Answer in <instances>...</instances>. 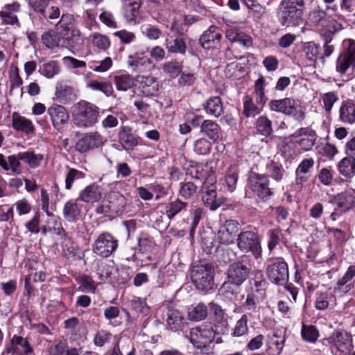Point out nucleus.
<instances>
[{
    "label": "nucleus",
    "mask_w": 355,
    "mask_h": 355,
    "mask_svg": "<svg viewBox=\"0 0 355 355\" xmlns=\"http://www.w3.org/2000/svg\"><path fill=\"white\" fill-rule=\"evenodd\" d=\"M105 139L98 132L86 133L76 142L75 148L81 153L101 146Z\"/></svg>",
    "instance_id": "obj_15"
},
{
    "label": "nucleus",
    "mask_w": 355,
    "mask_h": 355,
    "mask_svg": "<svg viewBox=\"0 0 355 355\" xmlns=\"http://www.w3.org/2000/svg\"><path fill=\"white\" fill-rule=\"evenodd\" d=\"M222 35L216 26H211L200 37V43L203 49L216 48L220 42Z\"/></svg>",
    "instance_id": "obj_20"
},
{
    "label": "nucleus",
    "mask_w": 355,
    "mask_h": 355,
    "mask_svg": "<svg viewBox=\"0 0 355 355\" xmlns=\"http://www.w3.org/2000/svg\"><path fill=\"white\" fill-rule=\"evenodd\" d=\"M119 141L125 150L132 149L138 144L137 137L125 128L119 133Z\"/></svg>",
    "instance_id": "obj_37"
},
{
    "label": "nucleus",
    "mask_w": 355,
    "mask_h": 355,
    "mask_svg": "<svg viewBox=\"0 0 355 355\" xmlns=\"http://www.w3.org/2000/svg\"><path fill=\"white\" fill-rule=\"evenodd\" d=\"M339 119L345 123H355V103L349 101L343 102L339 110Z\"/></svg>",
    "instance_id": "obj_31"
},
{
    "label": "nucleus",
    "mask_w": 355,
    "mask_h": 355,
    "mask_svg": "<svg viewBox=\"0 0 355 355\" xmlns=\"http://www.w3.org/2000/svg\"><path fill=\"white\" fill-rule=\"evenodd\" d=\"M220 333L213 328L210 324H202L200 326L193 327L190 329L189 336H186L193 345L198 349L207 347L210 343L215 342L221 343L223 340L220 337H216Z\"/></svg>",
    "instance_id": "obj_4"
},
{
    "label": "nucleus",
    "mask_w": 355,
    "mask_h": 355,
    "mask_svg": "<svg viewBox=\"0 0 355 355\" xmlns=\"http://www.w3.org/2000/svg\"><path fill=\"white\" fill-rule=\"evenodd\" d=\"M207 316V308L202 303H199L188 313L189 319L193 321H200Z\"/></svg>",
    "instance_id": "obj_46"
},
{
    "label": "nucleus",
    "mask_w": 355,
    "mask_h": 355,
    "mask_svg": "<svg viewBox=\"0 0 355 355\" xmlns=\"http://www.w3.org/2000/svg\"><path fill=\"white\" fill-rule=\"evenodd\" d=\"M263 107L257 103L254 104L250 96L243 98V114L246 117L255 116L261 111Z\"/></svg>",
    "instance_id": "obj_39"
},
{
    "label": "nucleus",
    "mask_w": 355,
    "mask_h": 355,
    "mask_svg": "<svg viewBox=\"0 0 355 355\" xmlns=\"http://www.w3.org/2000/svg\"><path fill=\"white\" fill-rule=\"evenodd\" d=\"M118 247V240L110 233L101 234L93 244V252L98 256L107 258L112 254Z\"/></svg>",
    "instance_id": "obj_12"
},
{
    "label": "nucleus",
    "mask_w": 355,
    "mask_h": 355,
    "mask_svg": "<svg viewBox=\"0 0 355 355\" xmlns=\"http://www.w3.org/2000/svg\"><path fill=\"white\" fill-rule=\"evenodd\" d=\"M141 4V0H122L123 15L128 23L136 22Z\"/></svg>",
    "instance_id": "obj_22"
},
{
    "label": "nucleus",
    "mask_w": 355,
    "mask_h": 355,
    "mask_svg": "<svg viewBox=\"0 0 355 355\" xmlns=\"http://www.w3.org/2000/svg\"><path fill=\"white\" fill-rule=\"evenodd\" d=\"M112 334L105 330L98 331L94 338V343L98 347H103L112 338Z\"/></svg>",
    "instance_id": "obj_64"
},
{
    "label": "nucleus",
    "mask_w": 355,
    "mask_h": 355,
    "mask_svg": "<svg viewBox=\"0 0 355 355\" xmlns=\"http://www.w3.org/2000/svg\"><path fill=\"white\" fill-rule=\"evenodd\" d=\"M136 80L141 92L146 96H154L159 90V83L152 76H137Z\"/></svg>",
    "instance_id": "obj_21"
},
{
    "label": "nucleus",
    "mask_w": 355,
    "mask_h": 355,
    "mask_svg": "<svg viewBox=\"0 0 355 355\" xmlns=\"http://www.w3.org/2000/svg\"><path fill=\"white\" fill-rule=\"evenodd\" d=\"M354 61L355 40L346 39L342 43V49L336 60V71L343 77Z\"/></svg>",
    "instance_id": "obj_9"
},
{
    "label": "nucleus",
    "mask_w": 355,
    "mask_h": 355,
    "mask_svg": "<svg viewBox=\"0 0 355 355\" xmlns=\"http://www.w3.org/2000/svg\"><path fill=\"white\" fill-rule=\"evenodd\" d=\"M60 71L58 64L56 61H50L43 64L42 74L48 78H51Z\"/></svg>",
    "instance_id": "obj_61"
},
{
    "label": "nucleus",
    "mask_w": 355,
    "mask_h": 355,
    "mask_svg": "<svg viewBox=\"0 0 355 355\" xmlns=\"http://www.w3.org/2000/svg\"><path fill=\"white\" fill-rule=\"evenodd\" d=\"M214 268L209 263L193 266L191 270V282L200 291H209L214 284Z\"/></svg>",
    "instance_id": "obj_5"
},
{
    "label": "nucleus",
    "mask_w": 355,
    "mask_h": 355,
    "mask_svg": "<svg viewBox=\"0 0 355 355\" xmlns=\"http://www.w3.org/2000/svg\"><path fill=\"white\" fill-rule=\"evenodd\" d=\"M323 44V56L329 57L334 51L335 46L331 44L333 40L334 33L331 31H326L321 34Z\"/></svg>",
    "instance_id": "obj_50"
},
{
    "label": "nucleus",
    "mask_w": 355,
    "mask_h": 355,
    "mask_svg": "<svg viewBox=\"0 0 355 355\" xmlns=\"http://www.w3.org/2000/svg\"><path fill=\"white\" fill-rule=\"evenodd\" d=\"M78 200L67 201L63 208V216L68 222H76L80 217L82 206L78 203Z\"/></svg>",
    "instance_id": "obj_27"
},
{
    "label": "nucleus",
    "mask_w": 355,
    "mask_h": 355,
    "mask_svg": "<svg viewBox=\"0 0 355 355\" xmlns=\"http://www.w3.org/2000/svg\"><path fill=\"white\" fill-rule=\"evenodd\" d=\"M188 203L180 200L179 198L170 202L165 207V212L169 220L173 219L178 214L185 211L187 208Z\"/></svg>",
    "instance_id": "obj_34"
},
{
    "label": "nucleus",
    "mask_w": 355,
    "mask_h": 355,
    "mask_svg": "<svg viewBox=\"0 0 355 355\" xmlns=\"http://www.w3.org/2000/svg\"><path fill=\"white\" fill-rule=\"evenodd\" d=\"M60 36L53 31H48L42 35L43 44L49 49H53L59 46Z\"/></svg>",
    "instance_id": "obj_51"
},
{
    "label": "nucleus",
    "mask_w": 355,
    "mask_h": 355,
    "mask_svg": "<svg viewBox=\"0 0 355 355\" xmlns=\"http://www.w3.org/2000/svg\"><path fill=\"white\" fill-rule=\"evenodd\" d=\"M240 286L231 283L225 282L220 288V293L225 300L236 302L239 300Z\"/></svg>",
    "instance_id": "obj_30"
},
{
    "label": "nucleus",
    "mask_w": 355,
    "mask_h": 355,
    "mask_svg": "<svg viewBox=\"0 0 355 355\" xmlns=\"http://www.w3.org/2000/svg\"><path fill=\"white\" fill-rule=\"evenodd\" d=\"M74 107L73 122L76 126L89 128L98 122L101 110L95 104L81 100L75 104Z\"/></svg>",
    "instance_id": "obj_2"
},
{
    "label": "nucleus",
    "mask_w": 355,
    "mask_h": 355,
    "mask_svg": "<svg viewBox=\"0 0 355 355\" xmlns=\"http://www.w3.org/2000/svg\"><path fill=\"white\" fill-rule=\"evenodd\" d=\"M250 271V268L242 261H235L229 266L227 270V282L240 286L248 279Z\"/></svg>",
    "instance_id": "obj_17"
},
{
    "label": "nucleus",
    "mask_w": 355,
    "mask_h": 355,
    "mask_svg": "<svg viewBox=\"0 0 355 355\" xmlns=\"http://www.w3.org/2000/svg\"><path fill=\"white\" fill-rule=\"evenodd\" d=\"M19 158L24 163L28 164L31 168H36L43 159V156L40 154H35L31 151L19 153Z\"/></svg>",
    "instance_id": "obj_42"
},
{
    "label": "nucleus",
    "mask_w": 355,
    "mask_h": 355,
    "mask_svg": "<svg viewBox=\"0 0 355 355\" xmlns=\"http://www.w3.org/2000/svg\"><path fill=\"white\" fill-rule=\"evenodd\" d=\"M265 78L260 76L255 82L254 93L256 94V101L259 105L263 106L266 101V96L265 94Z\"/></svg>",
    "instance_id": "obj_41"
},
{
    "label": "nucleus",
    "mask_w": 355,
    "mask_h": 355,
    "mask_svg": "<svg viewBox=\"0 0 355 355\" xmlns=\"http://www.w3.org/2000/svg\"><path fill=\"white\" fill-rule=\"evenodd\" d=\"M285 338L276 333L269 334L266 340V351L268 355H280L284 346Z\"/></svg>",
    "instance_id": "obj_26"
},
{
    "label": "nucleus",
    "mask_w": 355,
    "mask_h": 355,
    "mask_svg": "<svg viewBox=\"0 0 355 355\" xmlns=\"http://www.w3.org/2000/svg\"><path fill=\"white\" fill-rule=\"evenodd\" d=\"M324 341L333 355H347L354 347L352 336L345 331H334Z\"/></svg>",
    "instance_id": "obj_8"
},
{
    "label": "nucleus",
    "mask_w": 355,
    "mask_h": 355,
    "mask_svg": "<svg viewBox=\"0 0 355 355\" xmlns=\"http://www.w3.org/2000/svg\"><path fill=\"white\" fill-rule=\"evenodd\" d=\"M302 336L307 342L315 343L319 336V332L315 327L313 325H303Z\"/></svg>",
    "instance_id": "obj_53"
},
{
    "label": "nucleus",
    "mask_w": 355,
    "mask_h": 355,
    "mask_svg": "<svg viewBox=\"0 0 355 355\" xmlns=\"http://www.w3.org/2000/svg\"><path fill=\"white\" fill-rule=\"evenodd\" d=\"M257 131L264 136H270L272 132V123L265 116H259L256 123Z\"/></svg>",
    "instance_id": "obj_49"
},
{
    "label": "nucleus",
    "mask_w": 355,
    "mask_h": 355,
    "mask_svg": "<svg viewBox=\"0 0 355 355\" xmlns=\"http://www.w3.org/2000/svg\"><path fill=\"white\" fill-rule=\"evenodd\" d=\"M184 318L179 311L173 309L168 310L166 322L171 331L181 330L184 327Z\"/></svg>",
    "instance_id": "obj_29"
},
{
    "label": "nucleus",
    "mask_w": 355,
    "mask_h": 355,
    "mask_svg": "<svg viewBox=\"0 0 355 355\" xmlns=\"http://www.w3.org/2000/svg\"><path fill=\"white\" fill-rule=\"evenodd\" d=\"M6 352L10 355H31L33 348L28 338L15 335L6 348Z\"/></svg>",
    "instance_id": "obj_16"
},
{
    "label": "nucleus",
    "mask_w": 355,
    "mask_h": 355,
    "mask_svg": "<svg viewBox=\"0 0 355 355\" xmlns=\"http://www.w3.org/2000/svg\"><path fill=\"white\" fill-rule=\"evenodd\" d=\"M268 279L277 285H285L288 281V266L282 258H277L266 268Z\"/></svg>",
    "instance_id": "obj_11"
},
{
    "label": "nucleus",
    "mask_w": 355,
    "mask_h": 355,
    "mask_svg": "<svg viewBox=\"0 0 355 355\" xmlns=\"http://www.w3.org/2000/svg\"><path fill=\"white\" fill-rule=\"evenodd\" d=\"M215 179L210 178L203 184L204 193L202 196V202L205 205L211 210H216L224 202L223 198H217L216 186L214 184Z\"/></svg>",
    "instance_id": "obj_13"
},
{
    "label": "nucleus",
    "mask_w": 355,
    "mask_h": 355,
    "mask_svg": "<svg viewBox=\"0 0 355 355\" xmlns=\"http://www.w3.org/2000/svg\"><path fill=\"white\" fill-rule=\"evenodd\" d=\"M155 247V243L151 239L141 238L139 239L138 254H146L151 252Z\"/></svg>",
    "instance_id": "obj_63"
},
{
    "label": "nucleus",
    "mask_w": 355,
    "mask_h": 355,
    "mask_svg": "<svg viewBox=\"0 0 355 355\" xmlns=\"http://www.w3.org/2000/svg\"><path fill=\"white\" fill-rule=\"evenodd\" d=\"M304 0H282L277 8V16L282 26L296 27L302 21Z\"/></svg>",
    "instance_id": "obj_1"
},
{
    "label": "nucleus",
    "mask_w": 355,
    "mask_h": 355,
    "mask_svg": "<svg viewBox=\"0 0 355 355\" xmlns=\"http://www.w3.org/2000/svg\"><path fill=\"white\" fill-rule=\"evenodd\" d=\"M141 28L142 33L149 40H156L162 35V31L156 26L144 24Z\"/></svg>",
    "instance_id": "obj_55"
},
{
    "label": "nucleus",
    "mask_w": 355,
    "mask_h": 355,
    "mask_svg": "<svg viewBox=\"0 0 355 355\" xmlns=\"http://www.w3.org/2000/svg\"><path fill=\"white\" fill-rule=\"evenodd\" d=\"M114 268L110 265L105 263H101L98 266L97 275L99 280L105 282L108 280L113 271Z\"/></svg>",
    "instance_id": "obj_62"
},
{
    "label": "nucleus",
    "mask_w": 355,
    "mask_h": 355,
    "mask_svg": "<svg viewBox=\"0 0 355 355\" xmlns=\"http://www.w3.org/2000/svg\"><path fill=\"white\" fill-rule=\"evenodd\" d=\"M87 86L92 90L100 91L103 92L107 96H110L113 94L112 85L108 82L90 80L87 83Z\"/></svg>",
    "instance_id": "obj_43"
},
{
    "label": "nucleus",
    "mask_w": 355,
    "mask_h": 355,
    "mask_svg": "<svg viewBox=\"0 0 355 355\" xmlns=\"http://www.w3.org/2000/svg\"><path fill=\"white\" fill-rule=\"evenodd\" d=\"M102 196L101 187L96 184H91L80 192L78 200L87 203H94L99 201Z\"/></svg>",
    "instance_id": "obj_24"
},
{
    "label": "nucleus",
    "mask_w": 355,
    "mask_h": 355,
    "mask_svg": "<svg viewBox=\"0 0 355 355\" xmlns=\"http://www.w3.org/2000/svg\"><path fill=\"white\" fill-rule=\"evenodd\" d=\"M248 316L244 314L236 322L233 331L234 336L239 337L247 334L248 331Z\"/></svg>",
    "instance_id": "obj_56"
},
{
    "label": "nucleus",
    "mask_w": 355,
    "mask_h": 355,
    "mask_svg": "<svg viewBox=\"0 0 355 355\" xmlns=\"http://www.w3.org/2000/svg\"><path fill=\"white\" fill-rule=\"evenodd\" d=\"M162 69L171 78H175L181 73L182 66L176 61H170L163 64Z\"/></svg>",
    "instance_id": "obj_52"
},
{
    "label": "nucleus",
    "mask_w": 355,
    "mask_h": 355,
    "mask_svg": "<svg viewBox=\"0 0 355 355\" xmlns=\"http://www.w3.org/2000/svg\"><path fill=\"white\" fill-rule=\"evenodd\" d=\"M166 48L168 53H179L181 55H184L187 49L184 40L180 36L171 41L166 40Z\"/></svg>",
    "instance_id": "obj_38"
},
{
    "label": "nucleus",
    "mask_w": 355,
    "mask_h": 355,
    "mask_svg": "<svg viewBox=\"0 0 355 355\" xmlns=\"http://www.w3.org/2000/svg\"><path fill=\"white\" fill-rule=\"evenodd\" d=\"M338 172L345 178L355 175V157L348 155L343 158L337 165Z\"/></svg>",
    "instance_id": "obj_32"
},
{
    "label": "nucleus",
    "mask_w": 355,
    "mask_h": 355,
    "mask_svg": "<svg viewBox=\"0 0 355 355\" xmlns=\"http://www.w3.org/2000/svg\"><path fill=\"white\" fill-rule=\"evenodd\" d=\"M210 312L214 315V326L220 333H225L228 327L227 319L224 310L217 304H209Z\"/></svg>",
    "instance_id": "obj_25"
},
{
    "label": "nucleus",
    "mask_w": 355,
    "mask_h": 355,
    "mask_svg": "<svg viewBox=\"0 0 355 355\" xmlns=\"http://www.w3.org/2000/svg\"><path fill=\"white\" fill-rule=\"evenodd\" d=\"M47 112L53 127L57 130L62 129L69 120V113L61 105L53 104L48 108Z\"/></svg>",
    "instance_id": "obj_18"
},
{
    "label": "nucleus",
    "mask_w": 355,
    "mask_h": 355,
    "mask_svg": "<svg viewBox=\"0 0 355 355\" xmlns=\"http://www.w3.org/2000/svg\"><path fill=\"white\" fill-rule=\"evenodd\" d=\"M219 130L218 124L211 120H205L200 125V131L214 141L219 138Z\"/></svg>",
    "instance_id": "obj_35"
},
{
    "label": "nucleus",
    "mask_w": 355,
    "mask_h": 355,
    "mask_svg": "<svg viewBox=\"0 0 355 355\" xmlns=\"http://www.w3.org/2000/svg\"><path fill=\"white\" fill-rule=\"evenodd\" d=\"M150 64L149 60L143 57L130 55L128 58L127 64L135 71H141L143 67Z\"/></svg>",
    "instance_id": "obj_44"
},
{
    "label": "nucleus",
    "mask_w": 355,
    "mask_h": 355,
    "mask_svg": "<svg viewBox=\"0 0 355 355\" xmlns=\"http://www.w3.org/2000/svg\"><path fill=\"white\" fill-rule=\"evenodd\" d=\"M266 170L268 175L277 182H280L285 173L282 165L274 162H271L266 165Z\"/></svg>",
    "instance_id": "obj_45"
},
{
    "label": "nucleus",
    "mask_w": 355,
    "mask_h": 355,
    "mask_svg": "<svg viewBox=\"0 0 355 355\" xmlns=\"http://www.w3.org/2000/svg\"><path fill=\"white\" fill-rule=\"evenodd\" d=\"M54 99L62 104H69L77 99L73 88L65 82L58 83Z\"/></svg>",
    "instance_id": "obj_19"
},
{
    "label": "nucleus",
    "mask_w": 355,
    "mask_h": 355,
    "mask_svg": "<svg viewBox=\"0 0 355 355\" xmlns=\"http://www.w3.org/2000/svg\"><path fill=\"white\" fill-rule=\"evenodd\" d=\"M92 43L101 50H106L110 46L109 37L99 33H94L90 35Z\"/></svg>",
    "instance_id": "obj_47"
},
{
    "label": "nucleus",
    "mask_w": 355,
    "mask_h": 355,
    "mask_svg": "<svg viewBox=\"0 0 355 355\" xmlns=\"http://www.w3.org/2000/svg\"><path fill=\"white\" fill-rule=\"evenodd\" d=\"M106 202L113 213H117L121 211L125 204L124 196L116 191L110 192L108 194Z\"/></svg>",
    "instance_id": "obj_36"
},
{
    "label": "nucleus",
    "mask_w": 355,
    "mask_h": 355,
    "mask_svg": "<svg viewBox=\"0 0 355 355\" xmlns=\"http://www.w3.org/2000/svg\"><path fill=\"white\" fill-rule=\"evenodd\" d=\"M197 186L191 182L180 183L179 195L185 199L191 198L197 192Z\"/></svg>",
    "instance_id": "obj_54"
},
{
    "label": "nucleus",
    "mask_w": 355,
    "mask_h": 355,
    "mask_svg": "<svg viewBox=\"0 0 355 355\" xmlns=\"http://www.w3.org/2000/svg\"><path fill=\"white\" fill-rule=\"evenodd\" d=\"M12 128L18 131L24 132L27 134L32 132L34 126L32 121L17 112H14L12 115Z\"/></svg>",
    "instance_id": "obj_33"
},
{
    "label": "nucleus",
    "mask_w": 355,
    "mask_h": 355,
    "mask_svg": "<svg viewBox=\"0 0 355 355\" xmlns=\"http://www.w3.org/2000/svg\"><path fill=\"white\" fill-rule=\"evenodd\" d=\"M92 64L91 68L94 71L103 73L111 68L112 60L110 57H107L101 61H94Z\"/></svg>",
    "instance_id": "obj_59"
},
{
    "label": "nucleus",
    "mask_w": 355,
    "mask_h": 355,
    "mask_svg": "<svg viewBox=\"0 0 355 355\" xmlns=\"http://www.w3.org/2000/svg\"><path fill=\"white\" fill-rule=\"evenodd\" d=\"M114 82L116 89L120 91H127L133 85V78L128 73L116 76L114 77Z\"/></svg>",
    "instance_id": "obj_48"
},
{
    "label": "nucleus",
    "mask_w": 355,
    "mask_h": 355,
    "mask_svg": "<svg viewBox=\"0 0 355 355\" xmlns=\"http://www.w3.org/2000/svg\"><path fill=\"white\" fill-rule=\"evenodd\" d=\"M203 108L209 115L219 117L223 113V103L219 96H212L203 104Z\"/></svg>",
    "instance_id": "obj_28"
},
{
    "label": "nucleus",
    "mask_w": 355,
    "mask_h": 355,
    "mask_svg": "<svg viewBox=\"0 0 355 355\" xmlns=\"http://www.w3.org/2000/svg\"><path fill=\"white\" fill-rule=\"evenodd\" d=\"M193 150L198 155H207L211 150V143L204 138L199 139L194 143Z\"/></svg>",
    "instance_id": "obj_60"
},
{
    "label": "nucleus",
    "mask_w": 355,
    "mask_h": 355,
    "mask_svg": "<svg viewBox=\"0 0 355 355\" xmlns=\"http://www.w3.org/2000/svg\"><path fill=\"white\" fill-rule=\"evenodd\" d=\"M248 187L254 195L262 200H266L273 194L269 188L268 177L264 174L251 172L248 180Z\"/></svg>",
    "instance_id": "obj_10"
},
{
    "label": "nucleus",
    "mask_w": 355,
    "mask_h": 355,
    "mask_svg": "<svg viewBox=\"0 0 355 355\" xmlns=\"http://www.w3.org/2000/svg\"><path fill=\"white\" fill-rule=\"evenodd\" d=\"M236 245L241 252H250L255 259L262 257V248L259 234L254 231L241 232L236 239Z\"/></svg>",
    "instance_id": "obj_6"
},
{
    "label": "nucleus",
    "mask_w": 355,
    "mask_h": 355,
    "mask_svg": "<svg viewBox=\"0 0 355 355\" xmlns=\"http://www.w3.org/2000/svg\"><path fill=\"white\" fill-rule=\"evenodd\" d=\"M57 28L61 39L69 46L75 48L83 44L81 33L73 15L63 14L57 24Z\"/></svg>",
    "instance_id": "obj_3"
},
{
    "label": "nucleus",
    "mask_w": 355,
    "mask_h": 355,
    "mask_svg": "<svg viewBox=\"0 0 355 355\" xmlns=\"http://www.w3.org/2000/svg\"><path fill=\"white\" fill-rule=\"evenodd\" d=\"M329 202L338 207L341 212H346L354 207L355 196L352 192H341L333 197Z\"/></svg>",
    "instance_id": "obj_23"
},
{
    "label": "nucleus",
    "mask_w": 355,
    "mask_h": 355,
    "mask_svg": "<svg viewBox=\"0 0 355 355\" xmlns=\"http://www.w3.org/2000/svg\"><path fill=\"white\" fill-rule=\"evenodd\" d=\"M240 224L235 220H226L218 231L217 239L220 243L229 245L233 243L239 234Z\"/></svg>",
    "instance_id": "obj_14"
},
{
    "label": "nucleus",
    "mask_w": 355,
    "mask_h": 355,
    "mask_svg": "<svg viewBox=\"0 0 355 355\" xmlns=\"http://www.w3.org/2000/svg\"><path fill=\"white\" fill-rule=\"evenodd\" d=\"M303 51L309 60L314 61L319 54V46L315 43L309 42L304 44Z\"/></svg>",
    "instance_id": "obj_57"
},
{
    "label": "nucleus",
    "mask_w": 355,
    "mask_h": 355,
    "mask_svg": "<svg viewBox=\"0 0 355 355\" xmlns=\"http://www.w3.org/2000/svg\"><path fill=\"white\" fill-rule=\"evenodd\" d=\"M321 100L325 112L330 113L334 104L338 100V98L334 92H330L322 94Z\"/></svg>",
    "instance_id": "obj_58"
},
{
    "label": "nucleus",
    "mask_w": 355,
    "mask_h": 355,
    "mask_svg": "<svg viewBox=\"0 0 355 355\" xmlns=\"http://www.w3.org/2000/svg\"><path fill=\"white\" fill-rule=\"evenodd\" d=\"M239 169L237 164H233L228 168L225 176V180L228 190L232 192L236 189V183L238 181V173Z\"/></svg>",
    "instance_id": "obj_40"
},
{
    "label": "nucleus",
    "mask_w": 355,
    "mask_h": 355,
    "mask_svg": "<svg viewBox=\"0 0 355 355\" xmlns=\"http://www.w3.org/2000/svg\"><path fill=\"white\" fill-rule=\"evenodd\" d=\"M268 106L272 111L292 116L298 122H302L305 119L306 114L304 109L293 98H284L272 100L270 101Z\"/></svg>",
    "instance_id": "obj_7"
}]
</instances>
